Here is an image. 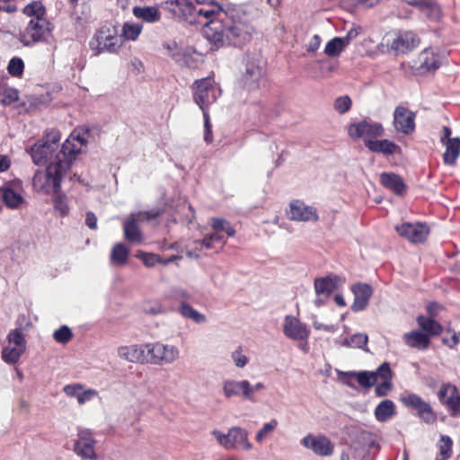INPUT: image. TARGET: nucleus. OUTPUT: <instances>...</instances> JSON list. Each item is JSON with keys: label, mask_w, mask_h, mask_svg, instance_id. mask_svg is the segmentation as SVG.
<instances>
[{"label": "nucleus", "mask_w": 460, "mask_h": 460, "mask_svg": "<svg viewBox=\"0 0 460 460\" xmlns=\"http://www.w3.org/2000/svg\"><path fill=\"white\" fill-rule=\"evenodd\" d=\"M205 18V38L217 49L225 46L242 47L255 31L249 14L242 5L226 4L222 7L215 0L210 8H198L197 19Z\"/></svg>", "instance_id": "f257e3e1"}, {"label": "nucleus", "mask_w": 460, "mask_h": 460, "mask_svg": "<svg viewBox=\"0 0 460 460\" xmlns=\"http://www.w3.org/2000/svg\"><path fill=\"white\" fill-rule=\"evenodd\" d=\"M71 165L66 160L61 159L58 155L55 160L48 165L45 171H37L33 176V188L36 191L44 194L58 192L61 181Z\"/></svg>", "instance_id": "f03ea898"}, {"label": "nucleus", "mask_w": 460, "mask_h": 460, "mask_svg": "<svg viewBox=\"0 0 460 460\" xmlns=\"http://www.w3.org/2000/svg\"><path fill=\"white\" fill-rule=\"evenodd\" d=\"M420 42L419 36L412 31L392 30L383 36L377 48L382 53L400 56L415 49Z\"/></svg>", "instance_id": "7ed1b4c3"}, {"label": "nucleus", "mask_w": 460, "mask_h": 460, "mask_svg": "<svg viewBox=\"0 0 460 460\" xmlns=\"http://www.w3.org/2000/svg\"><path fill=\"white\" fill-rule=\"evenodd\" d=\"M123 40L116 27L103 25L96 31L89 42V46L95 55L103 52L116 53L121 48Z\"/></svg>", "instance_id": "20e7f679"}, {"label": "nucleus", "mask_w": 460, "mask_h": 460, "mask_svg": "<svg viewBox=\"0 0 460 460\" xmlns=\"http://www.w3.org/2000/svg\"><path fill=\"white\" fill-rule=\"evenodd\" d=\"M53 25L48 19H31L26 27L20 31L18 40L28 48L38 43L47 42L52 36Z\"/></svg>", "instance_id": "39448f33"}, {"label": "nucleus", "mask_w": 460, "mask_h": 460, "mask_svg": "<svg viewBox=\"0 0 460 460\" xmlns=\"http://www.w3.org/2000/svg\"><path fill=\"white\" fill-rule=\"evenodd\" d=\"M211 434L226 449L251 451L253 448V445L249 440V432L243 428L234 426L227 430V433L214 429Z\"/></svg>", "instance_id": "423d86ee"}, {"label": "nucleus", "mask_w": 460, "mask_h": 460, "mask_svg": "<svg viewBox=\"0 0 460 460\" xmlns=\"http://www.w3.org/2000/svg\"><path fill=\"white\" fill-rule=\"evenodd\" d=\"M147 363L156 366L172 365L181 358L180 349L172 344L161 341L148 342Z\"/></svg>", "instance_id": "0eeeda50"}, {"label": "nucleus", "mask_w": 460, "mask_h": 460, "mask_svg": "<svg viewBox=\"0 0 460 460\" xmlns=\"http://www.w3.org/2000/svg\"><path fill=\"white\" fill-rule=\"evenodd\" d=\"M221 95V89L212 77L196 80L193 84L194 102L200 110H207Z\"/></svg>", "instance_id": "6e6552de"}, {"label": "nucleus", "mask_w": 460, "mask_h": 460, "mask_svg": "<svg viewBox=\"0 0 460 460\" xmlns=\"http://www.w3.org/2000/svg\"><path fill=\"white\" fill-rule=\"evenodd\" d=\"M7 345L3 348L1 358L8 365L19 362L26 350V340L18 329L9 332L6 337Z\"/></svg>", "instance_id": "1a4fd4ad"}, {"label": "nucleus", "mask_w": 460, "mask_h": 460, "mask_svg": "<svg viewBox=\"0 0 460 460\" xmlns=\"http://www.w3.org/2000/svg\"><path fill=\"white\" fill-rule=\"evenodd\" d=\"M385 129L379 122L369 119H363L350 123L348 127V135L353 140L362 139L367 147V141H374L375 138L384 135Z\"/></svg>", "instance_id": "9d476101"}, {"label": "nucleus", "mask_w": 460, "mask_h": 460, "mask_svg": "<svg viewBox=\"0 0 460 460\" xmlns=\"http://www.w3.org/2000/svg\"><path fill=\"white\" fill-rule=\"evenodd\" d=\"M89 132L87 129H75L68 138L63 143L61 149L57 154L61 159L69 162L72 165L77 154L81 152L84 146L87 144Z\"/></svg>", "instance_id": "9b49d317"}, {"label": "nucleus", "mask_w": 460, "mask_h": 460, "mask_svg": "<svg viewBox=\"0 0 460 460\" xmlns=\"http://www.w3.org/2000/svg\"><path fill=\"white\" fill-rule=\"evenodd\" d=\"M95 446L93 432L89 429H79L74 443L75 453L82 458L95 460L97 458Z\"/></svg>", "instance_id": "f8f14e48"}, {"label": "nucleus", "mask_w": 460, "mask_h": 460, "mask_svg": "<svg viewBox=\"0 0 460 460\" xmlns=\"http://www.w3.org/2000/svg\"><path fill=\"white\" fill-rule=\"evenodd\" d=\"M159 215V211L131 214L124 221L123 232L125 238L130 243H140L143 241V235L139 228V222L144 219L155 218Z\"/></svg>", "instance_id": "ddd939ff"}, {"label": "nucleus", "mask_w": 460, "mask_h": 460, "mask_svg": "<svg viewBox=\"0 0 460 460\" xmlns=\"http://www.w3.org/2000/svg\"><path fill=\"white\" fill-rule=\"evenodd\" d=\"M438 398L451 417H460V393L455 385L451 383L441 385Z\"/></svg>", "instance_id": "4468645a"}, {"label": "nucleus", "mask_w": 460, "mask_h": 460, "mask_svg": "<svg viewBox=\"0 0 460 460\" xmlns=\"http://www.w3.org/2000/svg\"><path fill=\"white\" fill-rule=\"evenodd\" d=\"M264 70L258 59L252 58L246 64L241 84L243 88L250 93L256 92L263 83Z\"/></svg>", "instance_id": "2eb2a0df"}, {"label": "nucleus", "mask_w": 460, "mask_h": 460, "mask_svg": "<svg viewBox=\"0 0 460 460\" xmlns=\"http://www.w3.org/2000/svg\"><path fill=\"white\" fill-rule=\"evenodd\" d=\"M301 444L319 456H331L334 451V445L324 435L308 434L301 439Z\"/></svg>", "instance_id": "dca6fc26"}, {"label": "nucleus", "mask_w": 460, "mask_h": 460, "mask_svg": "<svg viewBox=\"0 0 460 460\" xmlns=\"http://www.w3.org/2000/svg\"><path fill=\"white\" fill-rule=\"evenodd\" d=\"M401 401L406 407L417 410L419 417L425 422L433 423L437 420V416L429 403L423 401L419 395L409 394L402 396Z\"/></svg>", "instance_id": "f3484780"}, {"label": "nucleus", "mask_w": 460, "mask_h": 460, "mask_svg": "<svg viewBox=\"0 0 460 460\" xmlns=\"http://www.w3.org/2000/svg\"><path fill=\"white\" fill-rule=\"evenodd\" d=\"M283 333L288 339L292 341L308 340L310 330L297 317L287 315L283 322Z\"/></svg>", "instance_id": "a211bd4d"}, {"label": "nucleus", "mask_w": 460, "mask_h": 460, "mask_svg": "<svg viewBox=\"0 0 460 460\" xmlns=\"http://www.w3.org/2000/svg\"><path fill=\"white\" fill-rule=\"evenodd\" d=\"M398 234L411 243L423 242L429 232L427 225L422 223H402L395 227Z\"/></svg>", "instance_id": "6ab92c4d"}, {"label": "nucleus", "mask_w": 460, "mask_h": 460, "mask_svg": "<svg viewBox=\"0 0 460 460\" xmlns=\"http://www.w3.org/2000/svg\"><path fill=\"white\" fill-rule=\"evenodd\" d=\"M117 353L120 359L129 363H147L146 343L119 346Z\"/></svg>", "instance_id": "aec40b11"}, {"label": "nucleus", "mask_w": 460, "mask_h": 460, "mask_svg": "<svg viewBox=\"0 0 460 460\" xmlns=\"http://www.w3.org/2000/svg\"><path fill=\"white\" fill-rule=\"evenodd\" d=\"M394 125L398 132L411 134L415 128V114L406 107L397 106L394 111Z\"/></svg>", "instance_id": "412c9836"}, {"label": "nucleus", "mask_w": 460, "mask_h": 460, "mask_svg": "<svg viewBox=\"0 0 460 460\" xmlns=\"http://www.w3.org/2000/svg\"><path fill=\"white\" fill-rule=\"evenodd\" d=\"M288 218L293 221H317V210L300 200H294L289 205Z\"/></svg>", "instance_id": "4be33fe9"}, {"label": "nucleus", "mask_w": 460, "mask_h": 460, "mask_svg": "<svg viewBox=\"0 0 460 460\" xmlns=\"http://www.w3.org/2000/svg\"><path fill=\"white\" fill-rule=\"evenodd\" d=\"M249 390H251L249 387V381L246 379H226L222 383L223 394L226 399L240 396L244 400H247Z\"/></svg>", "instance_id": "5701e85b"}, {"label": "nucleus", "mask_w": 460, "mask_h": 460, "mask_svg": "<svg viewBox=\"0 0 460 460\" xmlns=\"http://www.w3.org/2000/svg\"><path fill=\"white\" fill-rule=\"evenodd\" d=\"M351 292L354 296V302L351 305L353 312H360L364 310L373 294V289L370 285L365 283H358L351 287Z\"/></svg>", "instance_id": "b1692460"}, {"label": "nucleus", "mask_w": 460, "mask_h": 460, "mask_svg": "<svg viewBox=\"0 0 460 460\" xmlns=\"http://www.w3.org/2000/svg\"><path fill=\"white\" fill-rule=\"evenodd\" d=\"M58 153V151H54L52 145L48 142L40 141L31 147V159L37 165L44 164L48 161L51 164Z\"/></svg>", "instance_id": "393cba45"}, {"label": "nucleus", "mask_w": 460, "mask_h": 460, "mask_svg": "<svg viewBox=\"0 0 460 460\" xmlns=\"http://www.w3.org/2000/svg\"><path fill=\"white\" fill-rule=\"evenodd\" d=\"M340 282L341 279L334 275L315 279L314 286L316 296H323L324 298H328L337 289Z\"/></svg>", "instance_id": "a878e982"}, {"label": "nucleus", "mask_w": 460, "mask_h": 460, "mask_svg": "<svg viewBox=\"0 0 460 460\" xmlns=\"http://www.w3.org/2000/svg\"><path fill=\"white\" fill-rule=\"evenodd\" d=\"M194 243L197 245L195 251H189L187 254L190 257H199L197 251H202L203 249H213L216 248L217 243L223 247L226 243V240L218 231L206 235L201 241H195Z\"/></svg>", "instance_id": "bb28decb"}, {"label": "nucleus", "mask_w": 460, "mask_h": 460, "mask_svg": "<svg viewBox=\"0 0 460 460\" xmlns=\"http://www.w3.org/2000/svg\"><path fill=\"white\" fill-rule=\"evenodd\" d=\"M440 65L441 58L432 49H426L420 53L419 70L421 73L434 72Z\"/></svg>", "instance_id": "cd10ccee"}, {"label": "nucleus", "mask_w": 460, "mask_h": 460, "mask_svg": "<svg viewBox=\"0 0 460 460\" xmlns=\"http://www.w3.org/2000/svg\"><path fill=\"white\" fill-rule=\"evenodd\" d=\"M382 185L391 190L395 195H402L406 190V186L402 179L393 172H383L380 175Z\"/></svg>", "instance_id": "c85d7f7f"}, {"label": "nucleus", "mask_w": 460, "mask_h": 460, "mask_svg": "<svg viewBox=\"0 0 460 460\" xmlns=\"http://www.w3.org/2000/svg\"><path fill=\"white\" fill-rule=\"evenodd\" d=\"M133 15L147 23H156L161 21L162 13L156 6H134Z\"/></svg>", "instance_id": "c756f323"}, {"label": "nucleus", "mask_w": 460, "mask_h": 460, "mask_svg": "<svg viewBox=\"0 0 460 460\" xmlns=\"http://www.w3.org/2000/svg\"><path fill=\"white\" fill-rule=\"evenodd\" d=\"M367 148L374 153L382 154L384 155H392L401 150L400 146L394 142L388 139L367 141Z\"/></svg>", "instance_id": "7c9ffc66"}, {"label": "nucleus", "mask_w": 460, "mask_h": 460, "mask_svg": "<svg viewBox=\"0 0 460 460\" xmlns=\"http://www.w3.org/2000/svg\"><path fill=\"white\" fill-rule=\"evenodd\" d=\"M402 341L407 346L420 350L426 349L429 345V337L420 331L404 333Z\"/></svg>", "instance_id": "2f4dec72"}, {"label": "nucleus", "mask_w": 460, "mask_h": 460, "mask_svg": "<svg viewBox=\"0 0 460 460\" xmlns=\"http://www.w3.org/2000/svg\"><path fill=\"white\" fill-rule=\"evenodd\" d=\"M446 150L443 154V162L447 165H455L460 155V137H456L443 144Z\"/></svg>", "instance_id": "473e14b6"}, {"label": "nucleus", "mask_w": 460, "mask_h": 460, "mask_svg": "<svg viewBox=\"0 0 460 460\" xmlns=\"http://www.w3.org/2000/svg\"><path fill=\"white\" fill-rule=\"evenodd\" d=\"M396 414V407L393 401L384 400L379 402L374 411L375 418L379 422H386Z\"/></svg>", "instance_id": "72a5a7b5"}, {"label": "nucleus", "mask_w": 460, "mask_h": 460, "mask_svg": "<svg viewBox=\"0 0 460 460\" xmlns=\"http://www.w3.org/2000/svg\"><path fill=\"white\" fill-rule=\"evenodd\" d=\"M0 198L11 209L18 208L24 201L23 197L9 186L0 188Z\"/></svg>", "instance_id": "f704fd0d"}, {"label": "nucleus", "mask_w": 460, "mask_h": 460, "mask_svg": "<svg viewBox=\"0 0 460 460\" xmlns=\"http://www.w3.org/2000/svg\"><path fill=\"white\" fill-rule=\"evenodd\" d=\"M198 7L189 0H182L181 8L176 18L184 20L189 23L201 22L197 19Z\"/></svg>", "instance_id": "c9c22d12"}, {"label": "nucleus", "mask_w": 460, "mask_h": 460, "mask_svg": "<svg viewBox=\"0 0 460 460\" xmlns=\"http://www.w3.org/2000/svg\"><path fill=\"white\" fill-rule=\"evenodd\" d=\"M129 256V250L124 243H116L111 252L110 261L111 264L114 266L125 265Z\"/></svg>", "instance_id": "e433bc0d"}, {"label": "nucleus", "mask_w": 460, "mask_h": 460, "mask_svg": "<svg viewBox=\"0 0 460 460\" xmlns=\"http://www.w3.org/2000/svg\"><path fill=\"white\" fill-rule=\"evenodd\" d=\"M136 257L141 260L146 267H153L157 263L167 265L180 258L178 256L172 255L168 259H163L157 254L148 253L142 251H138L136 254Z\"/></svg>", "instance_id": "4c0bfd02"}, {"label": "nucleus", "mask_w": 460, "mask_h": 460, "mask_svg": "<svg viewBox=\"0 0 460 460\" xmlns=\"http://www.w3.org/2000/svg\"><path fill=\"white\" fill-rule=\"evenodd\" d=\"M179 313L184 318L190 319L196 323H204L207 321L205 314L199 313L188 303L181 302L179 305Z\"/></svg>", "instance_id": "58836bf2"}, {"label": "nucleus", "mask_w": 460, "mask_h": 460, "mask_svg": "<svg viewBox=\"0 0 460 460\" xmlns=\"http://www.w3.org/2000/svg\"><path fill=\"white\" fill-rule=\"evenodd\" d=\"M341 376L349 377H356L358 384L364 388H369L376 384V379L373 372L360 371V372H341Z\"/></svg>", "instance_id": "ea45409f"}, {"label": "nucleus", "mask_w": 460, "mask_h": 460, "mask_svg": "<svg viewBox=\"0 0 460 460\" xmlns=\"http://www.w3.org/2000/svg\"><path fill=\"white\" fill-rule=\"evenodd\" d=\"M23 14L31 19H47L46 7L40 1H32L29 3L22 10Z\"/></svg>", "instance_id": "a19ab883"}, {"label": "nucleus", "mask_w": 460, "mask_h": 460, "mask_svg": "<svg viewBox=\"0 0 460 460\" xmlns=\"http://www.w3.org/2000/svg\"><path fill=\"white\" fill-rule=\"evenodd\" d=\"M417 322L422 330H424L425 332L431 335H438L443 330L441 324H439L438 322L429 317L420 315L417 318Z\"/></svg>", "instance_id": "79ce46f5"}, {"label": "nucleus", "mask_w": 460, "mask_h": 460, "mask_svg": "<svg viewBox=\"0 0 460 460\" xmlns=\"http://www.w3.org/2000/svg\"><path fill=\"white\" fill-rule=\"evenodd\" d=\"M420 11L428 18L433 21L440 19L442 13L440 6L433 0H427L421 5Z\"/></svg>", "instance_id": "37998d69"}, {"label": "nucleus", "mask_w": 460, "mask_h": 460, "mask_svg": "<svg viewBox=\"0 0 460 460\" xmlns=\"http://www.w3.org/2000/svg\"><path fill=\"white\" fill-rule=\"evenodd\" d=\"M346 46L340 37H334L329 40L324 48V53L330 58L339 57Z\"/></svg>", "instance_id": "c03bdc74"}, {"label": "nucleus", "mask_w": 460, "mask_h": 460, "mask_svg": "<svg viewBox=\"0 0 460 460\" xmlns=\"http://www.w3.org/2000/svg\"><path fill=\"white\" fill-rule=\"evenodd\" d=\"M165 296L168 299L178 301L180 304L181 302L186 303V301L193 298V294L191 292L181 287L172 288Z\"/></svg>", "instance_id": "a18cd8bd"}, {"label": "nucleus", "mask_w": 460, "mask_h": 460, "mask_svg": "<svg viewBox=\"0 0 460 460\" xmlns=\"http://www.w3.org/2000/svg\"><path fill=\"white\" fill-rule=\"evenodd\" d=\"M55 196L53 197V205L55 210L59 213L61 217H66L68 215L70 208L68 206V200L65 194L61 193L60 190L58 192H54Z\"/></svg>", "instance_id": "49530a36"}, {"label": "nucleus", "mask_w": 460, "mask_h": 460, "mask_svg": "<svg viewBox=\"0 0 460 460\" xmlns=\"http://www.w3.org/2000/svg\"><path fill=\"white\" fill-rule=\"evenodd\" d=\"M143 25L134 22H126L122 29V39L136 40L141 33Z\"/></svg>", "instance_id": "de8ad7c7"}, {"label": "nucleus", "mask_w": 460, "mask_h": 460, "mask_svg": "<svg viewBox=\"0 0 460 460\" xmlns=\"http://www.w3.org/2000/svg\"><path fill=\"white\" fill-rule=\"evenodd\" d=\"M278 425L279 421L276 419H272L270 421L265 422L255 435L256 441L258 443H262L265 438L274 432Z\"/></svg>", "instance_id": "09e8293b"}, {"label": "nucleus", "mask_w": 460, "mask_h": 460, "mask_svg": "<svg viewBox=\"0 0 460 460\" xmlns=\"http://www.w3.org/2000/svg\"><path fill=\"white\" fill-rule=\"evenodd\" d=\"M368 341L366 333H355L342 341L343 346L363 349Z\"/></svg>", "instance_id": "8fccbe9b"}, {"label": "nucleus", "mask_w": 460, "mask_h": 460, "mask_svg": "<svg viewBox=\"0 0 460 460\" xmlns=\"http://www.w3.org/2000/svg\"><path fill=\"white\" fill-rule=\"evenodd\" d=\"M212 228L214 231L226 232V234L230 237L235 234L234 228L231 226V224L228 221H226L224 218H213Z\"/></svg>", "instance_id": "3c124183"}, {"label": "nucleus", "mask_w": 460, "mask_h": 460, "mask_svg": "<svg viewBox=\"0 0 460 460\" xmlns=\"http://www.w3.org/2000/svg\"><path fill=\"white\" fill-rule=\"evenodd\" d=\"M24 70V62L21 58H13L7 66L8 73L14 77H21Z\"/></svg>", "instance_id": "603ef678"}, {"label": "nucleus", "mask_w": 460, "mask_h": 460, "mask_svg": "<svg viewBox=\"0 0 460 460\" xmlns=\"http://www.w3.org/2000/svg\"><path fill=\"white\" fill-rule=\"evenodd\" d=\"M231 359L237 368H243L249 363V358L243 353L241 346L231 352Z\"/></svg>", "instance_id": "864d4df0"}, {"label": "nucleus", "mask_w": 460, "mask_h": 460, "mask_svg": "<svg viewBox=\"0 0 460 460\" xmlns=\"http://www.w3.org/2000/svg\"><path fill=\"white\" fill-rule=\"evenodd\" d=\"M376 383L380 382H392V370L388 363H383L376 371H373Z\"/></svg>", "instance_id": "5fc2aeb1"}, {"label": "nucleus", "mask_w": 460, "mask_h": 460, "mask_svg": "<svg viewBox=\"0 0 460 460\" xmlns=\"http://www.w3.org/2000/svg\"><path fill=\"white\" fill-rule=\"evenodd\" d=\"M352 105V101L349 96L343 95L335 99L333 108L339 114L348 112Z\"/></svg>", "instance_id": "6e6d98bb"}, {"label": "nucleus", "mask_w": 460, "mask_h": 460, "mask_svg": "<svg viewBox=\"0 0 460 460\" xmlns=\"http://www.w3.org/2000/svg\"><path fill=\"white\" fill-rule=\"evenodd\" d=\"M72 332L66 325H62L53 333L54 340L60 344H66L72 339Z\"/></svg>", "instance_id": "4d7b16f0"}, {"label": "nucleus", "mask_w": 460, "mask_h": 460, "mask_svg": "<svg viewBox=\"0 0 460 460\" xmlns=\"http://www.w3.org/2000/svg\"><path fill=\"white\" fill-rule=\"evenodd\" d=\"M18 91L15 88L9 87L4 90L1 102L3 105L7 106L18 101Z\"/></svg>", "instance_id": "13d9d810"}, {"label": "nucleus", "mask_w": 460, "mask_h": 460, "mask_svg": "<svg viewBox=\"0 0 460 460\" xmlns=\"http://www.w3.org/2000/svg\"><path fill=\"white\" fill-rule=\"evenodd\" d=\"M83 388L84 385L81 384H70L63 387V392L67 397L75 398L77 401Z\"/></svg>", "instance_id": "bf43d9fd"}, {"label": "nucleus", "mask_w": 460, "mask_h": 460, "mask_svg": "<svg viewBox=\"0 0 460 460\" xmlns=\"http://www.w3.org/2000/svg\"><path fill=\"white\" fill-rule=\"evenodd\" d=\"M96 397H98V392L96 390L92 389V388L84 389V387L80 393L77 402L80 405H83V404L95 399Z\"/></svg>", "instance_id": "052dcab7"}, {"label": "nucleus", "mask_w": 460, "mask_h": 460, "mask_svg": "<svg viewBox=\"0 0 460 460\" xmlns=\"http://www.w3.org/2000/svg\"><path fill=\"white\" fill-rule=\"evenodd\" d=\"M182 0H166L163 3V8L177 17Z\"/></svg>", "instance_id": "680f3d73"}, {"label": "nucleus", "mask_w": 460, "mask_h": 460, "mask_svg": "<svg viewBox=\"0 0 460 460\" xmlns=\"http://www.w3.org/2000/svg\"><path fill=\"white\" fill-rule=\"evenodd\" d=\"M375 393L378 397H385L393 389V382H380L376 384Z\"/></svg>", "instance_id": "e2e57ef3"}, {"label": "nucleus", "mask_w": 460, "mask_h": 460, "mask_svg": "<svg viewBox=\"0 0 460 460\" xmlns=\"http://www.w3.org/2000/svg\"><path fill=\"white\" fill-rule=\"evenodd\" d=\"M60 138V133L58 130H51L41 141L51 144L53 150L57 151L58 143L59 142Z\"/></svg>", "instance_id": "0e129e2a"}, {"label": "nucleus", "mask_w": 460, "mask_h": 460, "mask_svg": "<svg viewBox=\"0 0 460 460\" xmlns=\"http://www.w3.org/2000/svg\"><path fill=\"white\" fill-rule=\"evenodd\" d=\"M359 33H360V28L354 27V28H351L344 37H340V38L342 40L343 43L347 47L352 40L356 39L359 35Z\"/></svg>", "instance_id": "69168bd1"}, {"label": "nucleus", "mask_w": 460, "mask_h": 460, "mask_svg": "<svg viewBox=\"0 0 460 460\" xmlns=\"http://www.w3.org/2000/svg\"><path fill=\"white\" fill-rule=\"evenodd\" d=\"M249 387L251 390H249V395L247 396V401L254 402L255 401V396H254L255 392L263 390L265 388V385L261 382H258L255 385H252L249 382Z\"/></svg>", "instance_id": "338daca9"}, {"label": "nucleus", "mask_w": 460, "mask_h": 460, "mask_svg": "<svg viewBox=\"0 0 460 460\" xmlns=\"http://www.w3.org/2000/svg\"><path fill=\"white\" fill-rule=\"evenodd\" d=\"M442 341L447 347L453 349L460 343V332L458 333H453L450 338L444 337Z\"/></svg>", "instance_id": "774afa93"}]
</instances>
